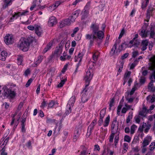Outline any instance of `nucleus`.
Returning a JSON list of instances; mask_svg holds the SVG:
<instances>
[{"label": "nucleus", "instance_id": "obj_1", "mask_svg": "<svg viewBox=\"0 0 155 155\" xmlns=\"http://www.w3.org/2000/svg\"><path fill=\"white\" fill-rule=\"evenodd\" d=\"M33 41L32 37L21 38L18 43V47L23 51H26L29 49L30 45Z\"/></svg>", "mask_w": 155, "mask_h": 155}, {"label": "nucleus", "instance_id": "obj_2", "mask_svg": "<svg viewBox=\"0 0 155 155\" xmlns=\"http://www.w3.org/2000/svg\"><path fill=\"white\" fill-rule=\"evenodd\" d=\"M93 69L92 68H89L86 72L84 80L85 82V87H87L89 84L90 81L93 75Z\"/></svg>", "mask_w": 155, "mask_h": 155}, {"label": "nucleus", "instance_id": "obj_3", "mask_svg": "<svg viewBox=\"0 0 155 155\" xmlns=\"http://www.w3.org/2000/svg\"><path fill=\"white\" fill-rule=\"evenodd\" d=\"M82 126L83 125L81 124H79L76 126L73 138V141H76L79 138L81 132V129Z\"/></svg>", "mask_w": 155, "mask_h": 155}, {"label": "nucleus", "instance_id": "obj_4", "mask_svg": "<svg viewBox=\"0 0 155 155\" xmlns=\"http://www.w3.org/2000/svg\"><path fill=\"white\" fill-rule=\"evenodd\" d=\"M4 96L7 97L13 98L15 95V92L8 89L5 90Z\"/></svg>", "mask_w": 155, "mask_h": 155}, {"label": "nucleus", "instance_id": "obj_5", "mask_svg": "<svg viewBox=\"0 0 155 155\" xmlns=\"http://www.w3.org/2000/svg\"><path fill=\"white\" fill-rule=\"evenodd\" d=\"M97 120L95 119L90 124L88 127L87 136L89 137L91 134L92 130L94 129V126L96 125Z\"/></svg>", "mask_w": 155, "mask_h": 155}, {"label": "nucleus", "instance_id": "obj_6", "mask_svg": "<svg viewBox=\"0 0 155 155\" xmlns=\"http://www.w3.org/2000/svg\"><path fill=\"white\" fill-rule=\"evenodd\" d=\"M4 41L7 45L12 44L14 41L13 36L12 35L7 34L5 37Z\"/></svg>", "mask_w": 155, "mask_h": 155}, {"label": "nucleus", "instance_id": "obj_7", "mask_svg": "<svg viewBox=\"0 0 155 155\" xmlns=\"http://www.w3.org/2000/svg\"><path fill=\"white\" fill-rule=\"evenodd\" d=\"M118 124L117 123V120H114L112 122L111 129L112 130L111 132L116 133L117 132L118 129Z\"/></svg>", "mask_w": 155, "mask_h": 155}, {"label": "nucleus", "instance_id": "obj_8", "mask_svg": "<svg viewBox=\"0 0 155 155\" xmlns=\"http://www.w3.org/2000/svg\"><path fill=\"white\" fill-rule=\"evenodd\" d=\"M87 90L86 88L84 89L82 92V102L84 103L88 100V98L87 94Z\"/></svg>", "mask_w": 155, "mask_h": 155}, {"label": "nucleus", "instance_id": "obj_9", "mask_svg": "<svg viewBox=\"0 0 155 155\" xmlns=\"http://www.w3.org/2000/svg\"><path fill=\"white\" fill-rule=\"evenodd\" d=\"M57 23V20L54 17L51 16L49 18L48 22V25L49 26L52 27L56 25Z\"/></svg>", "mask_w": 155, "mask_h": 155}, {"label": "nucleus", "instance_id": "obj_10", "mask_svg": "<svg viewBox=\"0 0 155 155\" xmlns=\"http://www.w3.org/2000/svg\"><path fill=\"white\" fill-rule=\"evenodd\" d=\"M80 12L79 10H77L72 13V15L70 16V18H71V21L74 22L75 21V19L78 17Z\"/></svg>", "mask_w": 155, "mask_h": 155}, {"label": "nucleus", "instance_id": "obj_11", "mask_svg": "<svg viewBox=\"0 0 155 155\" xmlns=\"http://www.w3.org/2000/svg\"><path fill=\"white\" fill-rule=\"evenodd\" d=\"M152 137L150 136H147L144 139L142 144L143 147H144L148 145L149 143L151 142Z\"/></svg>", "mask_w": 155, "mask_h": 155}, {"label": "nucleus", "instance_id": "obj_12", "mask_svg": "<svg viewBox=\"0 0 155 155\" xmlns=\"http://www.w3.org/2000/svg\"><path fill=\"white\" fill-rule=\"evenodd\" d=\"M94 34H87L86 35L85 37L86 39L90 40V44H92L94 40L96 39L97 38V37H96Z\"/></svg>", "mask_w": 155, "mask_h": 155}, {"label": "nucleus", "instance_id": "obj_13", "mask_svg": "<svg viewBox=\"0 0 155 155\" xmlns=\"http://www.w3.org/2000/svg\"><path fill=\"white\" fill-rule=\"evenodd\" d=\"M155 9L151 6H150L148 7L146 14V18L147 19H149L150 18L151 15L152 16V12Z\"/></svg>", "mask_w": 155, "mask_h": 155}, {"label": "nucleus", "instance_id": "obj_14", "mask_svg": "<svg viewBox=\"0 0 155 155\" xmlns=\"http://www.w3.org/2000/svg\"><path fill=\"white\" fill-rule=\"evenodd\" d=\"M90 6V3H87L84 9L82 12L81 13L82 14V15L84 17L87 16L89 13V9Z\"/></svg>", "mask_w": 155, "mask_h": 155}, {"label": "nucleus", "instance_id": "obj_15", "mask_svg": "<svg viewBox=\"0 0 155 155\" xmlns=\"http://www.w3.org/2000/svg\"><path fill=\"white\" fill-rule=\"evenodd\" d=\"M150 110H147V108L145 106H143L142 110L139 112V115L144 117L146 116V114L149 112Z\"/></svg>", "mask_w": 155, "mask_h": 155}, {"label": "nucleus", "instance_id": "obj_16", "mask_svg": "<svg viewBox=\"0 0 155 155\" xmlns=\"http://www.w3.org/2000/svg\"><path fill=\"white\" fill-rule=\"evenodd\" d=\"M91 28L92 30L93 34L96 35V33L99 31V26L96 24H93L90 27Z\"/></svg>", "mask_w": 155, "mask_h": 155}, {"label": "nucleus", "instance_id": "obj_17", "mask_svg": "<svg viewBox=\"0 0 155 155\" xmlns=\"http://www.w3.org/2000/svg\"><path fill=\"white\" fill-rule=\"evenodd\" d=\"M63 46L61 45H59L58 47H57L54 51V54L57 56H59L62 51Z\"/></svg>", "mask_w": 155, "mask_h": 155}, {"label": "nucleus", "instance_id": "obj_18", "mask_svg": "<svg viewBox=\"0 0 155 155\" xmlns=\"http://www.w3.org/2000/svg\"><path fill=\"white\" fill-rule=\"evenodd\" d=\"M128 44L126 43V42L124 41L119 46L117 50L119 52H120L121 51L124 50L126 48L128 47Z\"/></svg>", "mask_w": 155, "mask_h": 155}, {"label": "nucleus", "instance_id": "obj_19", "mask_svg": "<svg viewBox=\"0 0 155 155\" xmlns=\"http://www.w3.org/2000/svg\"><path fill=\"white\" fill-rule=\"evenodd\" d=\"M148 44V40H146L142 41L141 42V46H142L141 50L142 51H144L147 49Z\"/></svg>", "mask_w": 155, "mask_h": 155}, {"label": "nucleus", "instance_id": "obj_20", "mask_svg": "<svg viewBox=\"0 0 155 155\" xmlns=\"http://www.w3.org/2000/svg\"><path fill=\"white\" fill-rule=\"evenodd\" d=\"M75 101V97L73 96L70 99L67 105L73 107Z\"/></svg>", "mask_w": 155, "mask_h": 155}, {"label": "nucleus", "instance_id": "obj_21", "mask_svg": "<svg viewBox=\"0 0 155 155\" xmlns=\"http://www.w3.org/2000/svg\"><path fill=\"white\" fill-rule=\"evenodd\" d=\"M53 42L52 41H51L47 45L46 47L44 49L43 51V53H44L46 52L48 50H50L51 47Z\"/></svg>", "mask_w": 155, "mask_h": 155}, {"label": "nucleus", "instance_id": "obj_22", "mask_svg": "<svg viewBox=\"0 0 155 155\" xmlns=\"http://www.w3.org/2000/svg\"><path fill=\"white\" fill-rule=\"evenodd\" d=\"M97 38L100 40H102L104 36V32L101 31H98L96 34Z\"/></svg>", "mask_w": 155, "mask_h": 155}, {"label": "nucleus", "instance_id": "obj_23", "mask_svg": "<svg viewBox=\"0 0 155 155\" xmlns=\"http://www.w3.org/2000/svg\"><path fill=\"white\" fill-rule=\"evenodd\" d=\"M149 122H147V124L145 123H143V124H144V128H145V129L144 130V132L146 133H147L151 127V125L150 124H149Z\"/></svg>", "mask_w": 155, "mask_h": 155}, {"label": "nucleus", "instance_id": "obj_24", "mask_svg": "<svg viewBox=\"0 0 155 155\" xmlns=\"http://www.w3.org/2000/svg\"><path fill=\"white\" fill-rule=\"evenodd\" d=\"M26 121L25 118L23 119L21 121V131L22 133H25L26 131L25 123Z\"/></svg>", "mask_w": 155, "mask_h": 155}, {"label": "nucleus", "instance_id": "obj_25", "mask_svg": "<svg viewBox=\"0 0 155 155\" xmlns=\"http://www.w3.org/2000/svg\"><path fill=\"white\" fill-rule=\"evenodd\" d=\"M8 54L5 51H2L1 52V60L2 61H4L5 60Z\"/></svg>", "mask_w": 155, "mask_h": 155}, {"label": "nucleus", "instance_id": "obj_26", "mask_svg": "<svg viewBox=\"0 0 155 155\" xmlns=\"http://www.w3.org/2000/svg\"><path fill=\"white\" fill-rule=\"evenodd\" d=\"M146 28H144L143 27L142 28V30L141 32L139 33L140 35L142 38L146 37L147 36V33L146 32Z\"/></svg>", "mask_w": 155, "mask_h": 155}, {"label": "nucleus", "instance_id": "obj_27", "mask_svg": "<svg viewBox=\"0 0 155 155\" xmlns=\"http://www.w3.org/2000/svg\"><path fill=\"white\" fill-rule=\"evenodd\" d=\"M82 151L81 152L80 155H86L87 148L84 145H82L81 147Z\"/></svg>", "mask_w": 155, "mask_h": 155}, {"label": "nucleus", "instance_id": "obj_28", "mask_svg": "<svg viewBox=\"0 0 155 155\" xmlns=\"http://www.w3.org/2000/svg\"><path fill=\"white\" fill-rule=\"evenodd\" d=\"M4 1L5 4L3 5V8L5 9L12 3V0H4Z\"/></svg>", "mask_w": 155, "mask_h": 155}, {"label": "nucleus", "instance_id": "obj_29", "mask_svg": "<svg viewBox=\"0 0 155 155\" xmlns=\"http://www.w3.org/2000/svg\"><path fill=\"white\" fill-rule=\"evenodd\" d=\"M117 49V44L115 43L113 47L112 48L111 51L110 52V55L111 56H112L115 54V51Z\"/></svg>", "mask_w": 155, "mask_h": 155}, {"label": "nucleus", "instance_id": "obj_30", "mask_svg": "<svg viewBox=\"0 0 155 155\" xmlns=\"http://www.w3.org/2000/svg\"><path fill=\"white\" fill-rule=\"evenodd\" d=\"M106 113V108H104L101 110L100 113V118H103Z\"/></svg>", "mask_w": 155, "mask_h": 155}, {"label": "nucleus", "instance_id": "obj_31", "mask_svg": "<svg viewBox=\"0 0 155 155\" xmlns=\"http://www.w3.org/2000/svg\"><path fill=\"white\" fill-rule=\"evenodd\" d=\"M71 18H70V17L69 18L65 19L64 20V23L65 25H70L71 23H73L74 22H72L71 21Z\"/></svg>", "mask_w": 155, "mask_h": 155}, {"label": "nucleus", "instance_id": "obj_32", "mask_svg": "<svg viewBox=\"0 0 155 155\" xmlns=\"http://www.w3.org/2000/svg\"><path fill=\"white\" fill-rule=\"evenodd\" d=\"M40 28V27L38 25L35 26V33L38 36H41V32L39 31V28Z\"/></svg>", "mask_w": 155, "mask_h": 155}, {"label": "nucleus", "instance_id": "obj_33", "mask_svg": "<svg viewBox=\"0 0 155 155\" xmlns=\"http://www.w3.org/2000/svg\"><path fill=\"white\" fill-rule=\"evenodd\" d=\"M137 126L135 124H133L130 127V134H133L135 132L136 129L137 128Z\"/></svg>", "mask_w": 155, "mask_h": 155}, {"label": "nucleus", "instance_id": "obj_34", "mask_svg": "<svg viewBox=\"0 0 155 155\" xmlns=\"http://www.w3.org/2000/svg\"><path fill=\"white\" fill-rule=\"evenodd\" d=\"M149 2H147V1H145V0H144L143 1V2L142 3V5L141 6V8L143 9H145V8L147 7L148 4H149Z\"/></svg>", "mask_w": 155, "mask_h": 155}, {"label": "nucleus", "instance_id": "obj_35", "mask_svg": "<svg viewBox=\"0 0 155 155\" xmlns=\"http://www.w3.org/2000/svg\"><path fill=\"white\" fill-rule=\"evenodd\" d=\"M110 117L109 115L106 117L104 120V127H106L108 126L110 122Z\"/></svg>", "mask_w": 155, "mask_h": 155}, {"label": "nucleus", "instance_id": "obj_36", "mask_svg": "<svg viewBox=\"0 0 155 155\" xmlns=\"http://www.w3.org/2000/svg\"><path fill=\"white\" fill-rule=\"evenodd\" d=\"M128 143H124L123 144V150L122 151V152L124 153H125L127 151V150H128Z\"/></svg>", "mask_w": 155, "mask_h": 155}, {"label": "nucleus", "instance_id": "obj_37", "mask_svg": "<svg viewBox=\"0 0 155 155\" xmlns=\"http://www.w3.org/2000/svg\"><path fill=\"white\" fill-rule=\"evenodd\" d=\"M23 58V57L22 55H20L18 56V57L17 58L18 64V65H21L22 64Z\"/></svg>", "mask_w": 155, "mask_h": 155}, {"label": "nucleus", "instance_id": "obj_38", "mask_svg": "<svg viewBox=\"0 0 155 155\" xmlns=\"http://www.w3.org/2000/svg\"><path fill=\"white\" fill-rule=\"evenodd\" d=\"M71 106L68 105H67L66 108V110L65 112V114L66 115L69 114L71 112Z\"/></svg>", "mask_w": 155, "mask_h": 155}, {"label": "nucleus", "instance_id": "obj_39", "mask_svg": "<svg viewBox=\"0 0 155 155\" xmlns=\"http://www.w3.org/2000/svg\"><path fill=\"white\" fill-rule=\"evenodd\" d=\"M37 0H34L33 3H32V5L31 7L30 8V9L31 11H32L33 10L34 8L37 5H38V4H37Z\"/></svg>", "mask_w": 155, "mask_h": 155}, {"label": "nucleus", "instance_id": "obj_40", "mask_svg": "<svg viewBox=\"0 0 155 155\" xmlns=\"http://www.w3.org/2000/svg\"><path fill=\"white\" fill-rule=\"evenodd\" d=\"M66 81L67 79L66 78L62 80H61V82L58 84L57 87H62Z\"/></svg>", "mask_w": 155, "mask_h": 155}, {"label": "nucleus", "instance_id": "obj_41", "mask_svg": "<svg viewBox=\"0 0 155 155\" xmlns=\"http://www.w3.org/2000/svg\"><path fill=\"white\" fill-rule=\"evenodd\" d=\"M132 113H130L128 115V116L126 119L127 123L128 124L130 122V120L132 119Z\"/></svg>", "mask_w": 155, "mask_h": 155}, {"label": "nucleus", "instance_id": "obj_42", "mask_svg": "<svg viewBox=\"0 0 155 155\" xmlns=\"http://www.w3.org/2000/svg\"><path fill=\"white\" fill-rule=\"evenodd\" d=\"M115 134L116 133L113 132H111V134L110 135L109 137V142L110 143H112L113 142L114 137Z\"/></svg>", "mask_w": 155, "mask_h": 155}, {"label": "nucleus", "instance_id": "obj_43", "mask_svg": "<svg viewBox=\"0 0 155 155\" xmlns=\"http://www.w3.org/2000/svg\"><path fill=\"white\" fill-rule=\"evenodd\" d=\"M138 62V61L137 59H136L133 63H132L130 67V69H133L134 67L137 64Z\"/></svg>", "mask_w": 155, "mask_h": 155}, {"label": "nucleus", "instance_id": "obj_44", "mask_svg": "<svg viewBox=\"0 0 155 155\" xmlns=\"http://www.w3.org/2000/svg\"><path fill=\"white\" fill-rule=\"evenodd\" d=\"M119 140V136H116L114 141V144L115 147V148L117 147V144Z\"/></svg>", "mask_w": 155, "mask_h": 155}, {"label": "nucleus", "instance_id": "obj_45", "mask_svg": "<svg viewBox=\"0 0 155 155\" xmlns=\"http://www.w3.org/2000/svg\"><path fill=\"white\" fill-rule=\"evenodd\" d=\"M145 78L144 77L141 76L139 80L140 84L142 85L144 84L145 82Z\"/></svg>", "mask_w": 155, "mask_h": 155}, {"label": "nucleus", "instance_id": "obj_46", "mask_svg": "<svg viewBox=\"0 0 155 155\" xmlns=\"http://www.w3.org/2000/svg\"><path fill=\"white\" fill-rule=\"evenodd\" d=\"M115 98L114 97L111 100L110 103L109 104V110H111V107L113 106H114V101Z\"/></svg>", "mask_w": 155, "mask_h": 155}, {"label": "nucleus", "instance_id": "obj_47", "mask_svg": "<svg viewBox=\"0 0 155 155\" xmlns=\"http://www.w3.org/2000/svg\"><path fill=\"white\" fill-rule=\"evenodd\" d=\"M131 138L127 135L125 136L124 138V141L130 143L131 141Z\"/></svg>", "mask_w": 155, "mask_h": 155}, {"label": "nucleus", "instance_id": "obj_48", "mask_svg": "<svg viewBox=\"0 0 155 155\" xmlns=\"http://www.w3.org/2000/svg\"><path fill=\"white\" fill-rule=\"evenodd\" d=\"M155 148V142H153L151 143L149 146V149L150 151H152Z\"/></svg>", "mask_w": 155, "mask_h": 155}, {"label": "nucleus", "instance_id": "obj_49", "mask_svg": "<svg viewBox=\"0 0 155 155\" xmlns=\"http://www.w3.org/2000/svg\"><path fill=\"white\" fill-rule=\"evenodd\" d=\"M57 8L56 5L54 4L49 7V9L50 11L52 12L55 10Z\"/></svg>", "mask_w": 155, "mask_h": 155}, {"label": "nucleus", "instance_id": "obj_50", "mask_svg": "<svg viewBox=\"0 0 155 155\" xmlns=\"http://www.w3.org/2000/svg\"><path fill=\"white\" fill-rule=\"evenodd\" d=\"M79 30V28L78 27H76L73 30V33L71 34V36L72 37H74L75 34Z\"/></svg>", "mask_w": 155, "mask_h": 155}, {"label": "nucleus", "instance_id": "obj_51", "mask_svg": "<svg viewBox=\"0 0 155 155\" xmlns=\"http://www.w3.org/2000/svg\"><path fill=\"white\" fill-rule=\"evenodd\" d=\"M130 71H128L127 72L125 73L124 77V79H127V80H128L129 78V77L130 76Z\"/></svg>", "mask_w": 155, "mask_h": 155}, {"label": "nucleus", "instance_id": "obj_52", "mask_svg": "<svg viewBox=\"0 0 155 155\" xmlns=\"http://www.w3.org/2000/svg\"><path fill=\"white\" fill-rule=\"evenodd\" d=\"M42 60V57L41 56H39L38 58V59L37 61L35 63L37 62V63H36V65H37L38 64H39L40 63H41Z\"/></svg>", "mask_w": 155, "mask_h": 155}, {"label": "nucleus", "instance_id": "obj_53", "mask_svg": "<svg viewBox=\"0 0 155 155\" xmlns=\"http://www.w3.org/2000/svg\"><path fill=\"white\" fill-rule=\"evenodd\" d=\"M153 26H152L150 28V30H151L150 33V37L151 38H153V36L155 35V33L153 31Z\"/></svg>", "mask_w": 155, "mask_h": 155}, {"label": "nucleus", "instance_id": "obj_54", "mask_svg": "<svg viewBox=\"0 0 155 155\" xmlns=\"http://www.w3.org/2000/svg\"><path fill=\"white\" fill-rule=\"evenodd\" d=\"M150 82L149 83L148 85V89L150 90L151 88L153 87V79H151Z\"/></svg>", "mask_w": 155, "mask_h": 155}, {"label": "nucleus", "instance_id": "obj_55", "mask_svg": "<svg viewBox=\"0 0 155 155\" xmlns=\"http://www.w3.org/2000/svg\"><path fill=\"white\" fill-rule=\"evenodd\" d=\"M33 80V79L31 78L29 79L28 80V81H27V83L25 85L26 87H28L30 85V84H31V82H32Z\"/></svg>", "mask_w": 155, "mask_h": 155}, {"label": "nucleus", "instance_id": "obj_56", "mask_svg": "<svg viewBox=\"0 0 155 155\" xmlns=\"http://www.w3.org/2000/svg\"><path fill=\"white\" fill-rule=\"evenodd\" d=\"M125 32V31L124 28H123L121 31L120 33L119 36L118 37V39H120L124 35Z\"/></svg>", "mask_w": 155, "mask_h": 155}, {"label": "nucleus", "instance_id": "obj_57", "mask_svg": "<svg viewBox=\"0 0 155 155\" xmlns=\"http://www.w3.org/2000/svg\"><path fill=\"white\" fill-rule=\"evenodd\" d=\"M83 55V54L80 53H79L78 54L77 56L78 58L79 61L80 62H81V61Z\"/></svg>", "mask_w": 155, "mask_h": 155}, {"label": "nucleus", "instance_id": "obj_58", "mask_svg": "<svg viewBox=\"0 0 155 155\" xmlns=\"http://www.w3.org/2000/svg\"><path fill=\"white\" fill-rule=\"evenodd\" d=\"M55 104V102L53 101H51L48 104V107L49 108H52L53 106Z\"/></svg>", "mask_w": 155, "mask_h": 155}, {"label": "nucleus", "instance_id": "obj_59", "mask_svg": "<svg viewBox=\"0 0 155 155\" xmlns=\"http://www.w3.org/2000/svg\"><path fill=\"white\" fill-rule=\"evenodd\" d=\"M129 54L128 53H125L121 56V59L122 60L128 57Z\"/></svg>", "mask_w": 155, "mask_h": 155}, {"label": "nucleus", "instance_id": "obj_60", "mask_svg": "<svg viewBox=\"0 0 155 155\" xmlns=\"http://www.w3.org/2000/svg\"><path fill=\"white\" fill-rule=\"evenodd\" d=\"M21 12H18V13H15V14L13 15V18L15 17L16 18H17L20 15Z\"/></svg>", "mask_w": 155, "mask_h": 155}, {"label": "nucleus", "instance_id": "obj_61", "mask_svg": "<svg viewBox=\"0 0 155 155\" xmlns=\"http://www.w3.org/2000/svg\"><path fill=\"white\" fill-rule=\"evenodd\" d=\"M138 55V52L137 51H133L132 53V57L135 58Z\"/></svg>", "mask_w": 155, "mask_h": 155}, {"label": "nucleus", "instance_id": "obj_62", "mask_svg": "<svg viewBox=\"0 0 155 155\" xmlns=\"http://www.w3.org/2000/svg\"><path fill=\"white\" fill-rule=\"evenodd\" d=\"M93 58L95 62H96L97 59V55L96 54V53H94L93 55Z\"/></svg>", "mask_w": 155, "mask_h": 155}, {"label": "nucleus", "instance_id": "obj_63", "mask_svg": "<svg viewBox=\"0 0 155 155\" xmlns=\"http://www.w3.org/2000/svg\"><path fill=\"white\" fill-rule=\"evenodd\" d=\"M5 149L4 148H2V152L1 153V155H7V153L6 152H5Z\"/></svg>", "mask_w": 155, "mask_h": 155}, {"label": "nucleus", "instance_id": "obj_64", "mask_svg": "<svg viewBox=\"0 0 155 155\" xmlns=\"http://www.w3.org/2000/svg\"><path fill=\"white\" fill-rule=\"evenodd\" d=\"M155 79V70L153 71V73L150 75V79H153V78Z\"/></svg>", "mask_w": 155, "mask_h": 155}]
</instances>
